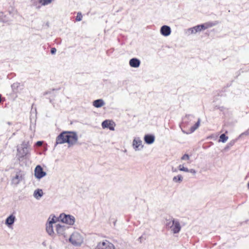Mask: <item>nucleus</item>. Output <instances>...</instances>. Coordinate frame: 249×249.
Instances as JSON below:
<instances>
[{
  "mask_svg": "<svg viewBox=\"0 0 249 249\" xmlns=\"http://www.w3.org/2000/svg\"><path fill=\"white\" fill-rule=\"evenodd\" d=\"M200 121H201L200 119L198 118L197 122L194 125L190 127V129L188 132H186L183 129H181L182 132L183 133L187 134H189L193 133L199 126Z\"/></svg>",
  "mask_w": 249,
  "mask_h": 249,
  "instance_id": "14",
  "label": "nucleus"
},
{
  "mask_svg": "<svg viewBox=\"0 0 249 249\" xmlns=\"http://www.w3.org/2000/svg\"><path fill=\"white\" fill-rule=\"evenodd\" d=\"M69 241L73 245L78 246L83 243V239L79 233L75 232L71 235Z\"/></svg>",
  "mask_w": 249,
  "mask_h": 249,
  "instance_id": "5",
  "label": "nucleus"
},
{
  "mask_svg": "<svg viewBox=\"0 0 249 249\" xmlns=\"http://www.w3.org/2000/svg\"><path fill=\"white\" fill-rule=\"evenodd\" d=\"M132 146L135 151H141L143 148L142 141L139 137H135L134 138Z\"/></svg>",
  "mask_w": 249,
  "mask_h": 249,
  "instance_id": "6",
  "label": "nucleus"
},
{
  "mask_svg": "<svg viewBox=\"0 0 249 249\" xmlns=\"http://www.w3.org/2000/svg\"><path fill=\"white\" fill-rule=\"evenodd\" d=\"M160 33L164 36H169L171 33V28L168 25H163L160 29Z\"/></svg>",
  "mask_w": 249,
  "mask_h": 249,
  "instance_id": "13",
  "label": "nucleus"
},
{
  "mask_svg": "<svg viewBox=\"0 0 249 249\" xmlns=\"http://www.w3.org/2000/svg\"><path fill=\"white\" fill-rule=\"evenodd\" d=\"M236 140H233L231 141H230L226 145V146L224 148V151H227L235 143Z\"/></svg>",
  "mask_w": 249,
  "mask_h": 249,
  "instance_id": "23",
  "label": "nucleus"
},
{
  "mask_svg": "<svg viewBox=\"0 0 249 249\" xmlns=\"http://www.w3.org/2000/svg\"><path fill=\"white\" fill-rule=\"evenodd\" d=\"M4 101V100H2V96H1V95L0 94V104L2 102H3V101Z\"/></svg>",
  "mask_w": 249,
  "mask_h": 249,
  "instance_id": "35",
  "label": "nucleus"
},
{
  "mask_svg": "<svg viewBox=\"0 0 249 249\" xmlns=\"http://www.w3.org/2000/svg\"><path fill=\"white\" fill-rule=\"evenodd\" d=\"M181 159L183 160H187L190 159V156L188 154H185L181 157Z\"/></svg>",
  "mask_w": 249,
  "mask_h": 249,
  "instance_id": "29",
  "label": "nucleus"
},
{
  "mask_svg": "<svg viewBox=\"0 0 249 249\" xmlns=\"http://www.w3.org/2000/svg\"><path fill=\"white\" fill-rule=\"evenodd\" d=\"M242 135H249V128L244 132L242 133L240 136H241Z\"/></svg>",
  "mask_w": 249,
  "mask_h": 249,
  "instance_id": "30",
  "label": "nucleus"
},
{
  "mask_svg": "<svg viewBox=\"0 0 249 249\" xmlns=\"http://www.w3.org/2000/svg\"><path fill=\"white\" fill-rule=\"evenodd\" d=\"M204 30L202 24L198 25L187 30L186 33L189 35L191 34H195L197 32Z\"/></svg>",
  "mask_w": 249,
  "mask_h": 249,
  "instance_id": "11",
  "label": "nucleus"
},
{
  "mask_svg": "<svg viewBox=\"0 0 249 249\" xmlns=\"http://www.w3.org/2000/svg\"><path fill=\"white\" fill-rule=\"evenodd\" d=\"M188 172H190V173L193 174V175H195L196 173V171L194 169H189Z\"/></svg>",
  "mask_w": 249,
  "mask_h": 249,
  "instance_id": "31",
  "label": "nucleus"
},
{
  "mask_svg": "<svg viewBox=\"0 0 249 249\" xmlns=\"http://www.w3.org/2000/svg\"><path fill=\"white\" fill-rule=\"evenodd\" d=\"M129 64L132 68H137L140 66L141 61L137 58H132L129 60Z\"/></svg>",
  "mask_w": 249,
  "mask_h": 249,
  "instance_id": "15",
  "label": "nucleus"
},
{
  "mask_svg": "<svg viewBox=\"0 0 249 249\" xmlns=\"http://www.w3.org/2000/svg\"><path fill=\"white\" fill-rule=\"evenodd\" d=\"M23 179V174L21 171L16 172L15 176L11 179V183L14 185L18 184Z\"/></svg>",
  "mask_w": 249,
  "mask_h": 249,
  "instance_id": "8",
  "label": "nucleus"
},
{
  "mask_svg": "<svg viewBox=\"0 0 249 249\" xmlns=\"http://www.w3.org/2000/svg\"><path fill=\"white\" fill-rule=\"evenodd\" d=\"M195 117L193 115H187L183 119L182 125L184 127L192 124L194 122Z\"/></svg>",
  "mask_w": 249,
  "mask_h": 249,
  "instance_id": "10",
  "label": "nucleus"
},
{
  "mask_svg": "<svg viewBox=\"0 0 249 249\" xmlns=\"http://www.w3.org/2000/svg\"><path fill=\"white\" fill-rule=\"evenodd\" d=\"M217 24V21H214V22H206V23H205L204 24H202V25L203 30H205L206 29H208L209 28H210V27H213L214 26H215Z\"/></svg>",
  "mask_w": 249,
  "mask_h": 249,
  "instance_id": "21",
  "label": "nucleus"
},
{
  "mask_svg": "<svg viewBox=\"0 0 249 249\" xmlns=\"http://www.w3.org/2000/svg\"><path fill=\"white\" fill-rule=\"evenodd\" d=\"M42 143H43L42 142H41V141H38V142H37L36 144V145H37L38 146H40L42 145Z\"/></svg>",
  "mask_w": 249,
  "mask_h": 249,
  "instance_id": "33",
  "label": "nucleus"
},
{
  "mask_svg": "<svg viewBox=\"0 0 249 249\" xmlns=\"http://www.w3.org/2000/svg\"><path fill=\"white\" fill-rule=\"evenodd\" d=\"M29 154L28 143L23 142L20 146H17V156L19 160L26 157Z\"/></svg>",
  "mask_w": 249,
  "mask_h": 249,
  "instance_id": "3",
  "label": "nucleus"
},
{
  "mask_svg": "<svg viewBox=\"0 0 249 249\" xmlns=\"http://www.w3.org/2000/svg\"><path fill=\"white\" fill-rule=\"evenodd\" d=\"M102 126L104 129L108 128L110 130H114V124L109 120L104 121L102 123Z\"/></svg>",
  "mask_w": 249,
  "mask_h": 249,
  "instance_id": "12",
  "label": "nucleus"
},
{
  "mask_svg": "<svg viewBox=\"0 0 249 249\" xmlns=\"http://www.w3.org/2000/svg\"><path fill=\"white\" fill-rule=\"evenodd\" d=\"M178 170L180 171H184V172H189V169L186 168V167H184L182 165H179V166H178Z\"/></svg>",
  "mask_w": 249,
  "mask_h": 249,
  "instance_id": "26",
  "label": "nucleus"
},
{
  "mask_svg": "<svg viewBox=\"0 0 249 249\" xmlns=\"http://www.w3.org/2000/svg\"><path fill=\"white\" fill-rule=\"evenodd\" d=\"M95 249H115L114 245L107 240L98 243Z\"/></svg>",
  "mask_w": 249,
  "mask_h": 249,
  "instance_id": "7",
  "label": "nucleus"
},
{
  "mask_svg": "<svg viewBox=\"0 0 249 249\" xmlns=\"http://www.w3.org/2000/svg\"><path fill=\"white\" fill-rule=\"evenodd\" d=\"M46 173L43 170L42 167L39 165H37L35 169V176L38 179H41L46 175Z\"/></svg>",
  "mask_w": 249,
  "mask_h": 249,
  "instance_id": "9",
  "label": "nucleus"
},
{
  "mask_svg": "<svg viewBox=\"0 0 249 249\" xmlns=\"http://www.w3.org/2000/svg\"><path fill=\"white\" fill-rule=\"evenodd\" d=\"M228 139V137L226 136L225 134H222L220 136L219 142H225Z\"/></svg>",
  "mask_w": 249,
  "mask_h": 249,
  "instance_id": "25",
  "label": "nucleus"
},
{
  "mask_svg": "<svg viewBox=\"0 0 249 249\" xmlns=\"http://www.w3.org/2000/svg\"><path fill=\"white\" fill-rule=\"evenodd\" d=\"M105 104V102L103 99H100L94 100L93 102V106L97 108H99L103 106Z\"/></svg>",
  "mask_w": 249,
  "mask_h": 249,
  "instance_id": "19",
  "label": "nucleus"
},
{
  "mask_svg": "<svg viewBox=\"0 0 249 249\" xmlns=\"http://www.w3.org/2000/svg\"><path fill=\"white\" fill-rule=\"evenodd\" d=\"M66 228L64 225L57 224L55 226V231L59 235H63L65 233Z\"/></svg>",
  "mask_w": 249,
  "mask_h": 249,
  "instance_id": "16",
  "label": "nucleus"
},
{
  "mask_svg": "<svg viewBox=\"0 0 249 249\" xmlns=\"http://www.w3.org/2000/svg\"><path fill=\"white\" fill-rule=\"evenodd\" d=\"M172 171H173V172H177V170H176V169H174V168H173V169H172Z\"/></svg>",
  "mask_w": 249,
  "mask_h": 249,
  "instance_id": "36",
  "label": "nucleus"
},
{
  "mask_svg": "<svg viewBox=\"0 0 249 249\" xmlns=\"http://www.w3.org/2000/svg\"><path fill=\"white\" fill-rule=\"evenodd\" d=\"M15 135H16V133H13V134H12V137H13V136H15Z\"/></svg>",
  "mask_w": 249,
  "mask_h": 249,
  "instance_id": "37",
  "label": "nucleus"
},
{
  "mask_svg": "<svg viewBox=\"0 0 249 249\" xmlns=\"http://www.w3.org/2000/svg\"><path fill=\"white\" fill-rule=\"evenodd\" d=\"M144 141L147 144H150L154 142L155 136L153 135L146 134L144 137Z\"/></svg>",
  "mask_w": 249,
  "mask_h": 249,
  "instance_id": "18",
  "label": "nucleus"
},
{
  "mask_svg": "<svg viewBox=\"0 0 249 249\" xmlns=\"http://www.w3.org/2000/svg\"><path fill=\"white\" fill-rule=\"evenodd\" d=\"M0 20L2 22H6L7 21L6 16L2 12H0Z\"/></svg>",
  "mask_w": 249,
  "mask_h": 249,
  "instance_id": "27",
  "label": "nucleus"
},
{
  "mask_svg": "<svg viewBox=\"0 0 249 249\" xmlns=\"http://www.w3.org/2000/svg\"><path fill=\"white\" fill-rule=\"evenodd\" d=\"M83 16L81 12H78L77 16L76 17V20L77 21H80L82 20Z\"/></svg>",
  "mask_w": 249,
  "mask_h": 249,
  "instance_id": "28",
  "label": "nucleus"
},
{
  "mask_svg": "<svg viewBox=\"0 0 249 249\" xmlns=\"http://www.w3.org/2000/svg\"><path fill=\"white\" fill-rule=\"evenodd\" d=\"M183 180V177L181 175H178L173 178V181L176 183H180Z\"/></svg>",
  "mask_w": 249,
  "mask_h": 249,
  "instance_id": "24",
  "label": "nucleus"
},
{
  "mask_svg": "<svg viewBox=\"0 0 249 249\" xmlns=\"http://www.w3.org/2000/svg\"><path fill=\"white\" fill-rule=\"evenodd\" d=\"M41 6H46L51 4L53 1L55 0H37Z\"/></svg>",
  "mask_w": 249,
  "mask_h": 249,
  "instance_id": "22",
  "label": "nucleus"
},
{
  "mask_svg": "<svg viewBox=\"0 0 249 249\" xmlns=\"http://www.w3.org/2000/svg\"><path fill=\"white\" fill-rule=\"evenodd\" d=\"M56 52V49L55 48H52L51 50V53L52 54H55Z\"/></svg>",
  "mask_w": 249,
  "mask_h": 249,
  "instance_id": "32",
  "label": "nucleus"
},
{
  "mask_svg": "<svg viewBox=\"0 0 249 249\" xmlns=\"http://www.w3.org/2000/svg\"><path fill=\"white\" fill-rule=\"evenodd\" d=\"M75 220L73 216L64 213L60 214L58 217H56L54 215L53 216L52 218L50 216L48 222L46 223V231L50 235L53 236L54 234L53 228V224L56 223L58 221H60L63 223L72 225L75 222Z\"/></svg>",
  "mask_w": 249,
  "mask_h": 249,
  "instance_id": "1",
  "label": "nucleus"
},
{
  "mask_svg": "<svg viewBox=\"0 0 249 249\" xmlns=\"http://www.w3.org/2000/svg\"><path fill=\"white\" fill-rule=\"evenodd\" d=\"M166 225L171 229V231L174 233H178L181 229L179 221L175 219L167 220Z\"/></svg>",
  "mask_w": 249,
  "mask_h": 249,
  "instance_id": "4",
  "label": "nucleus"
},
{
  "mask_svg": "<svg viewBox=\"0 0 249 249\" xmlns=\"http://www.w3.org/2000/svg\"><path fill=\"white\" fill-rule=\"evenodd\" d=\"M43 193L41 189H37L34 191L33 196L35 198L39 200L43 196Z\"/></svg>",
  "mask_w": 249,
  "mask_h": 249,
  "instance_id": "20",
  "label": "nucleus"
},
{
  "mask_svg": "<svg viewBox=\"0 0 249 249\" xmlns=\"http://www.w3.org/2000/svg\"><path fill=\"white\" fill-rule=\"evenodd\" d=\"M78 138L76 132L74 131H63L56 138L55 147L59 144L68 143L69 146L76 143Z\"/></svg>",
  "mask_w": 249,
  "mask_h": 249,
  "instance_id": "2",
  "label": "nucleus"
},
{
  "mask_svg": "<svg viewBox=\"0 0 249 249\" xmlns=\"http://www.w3.org/2000/svg\"><path fill=\"white\" fill-rule=\"evenodd\" d=\"M16 217L14 215L11 214L6 219L5 223L8 227L10 228L14 223Z\"/></svg>",
  "mask_w": 249,
  "mask_h": 249,
  "instance_id": "17",
  "label": "nucleus"
},
{
  "mask_svg": "<svg viewBox=\"0 0 249 249\" xmlns=\"http://www.w3.org/2000/svg\"><path fill=\"white\" fill-rule=\"evenodd\" d=\"M18 83H14V84H13L11 86L12 88V89H14V88H15V87H18Z\"/></svg>",
  "mask_w": 249,
  "mask_h": 249,
  "instance_id": "34",
  "label": "nucleus"
}]
</instances>
